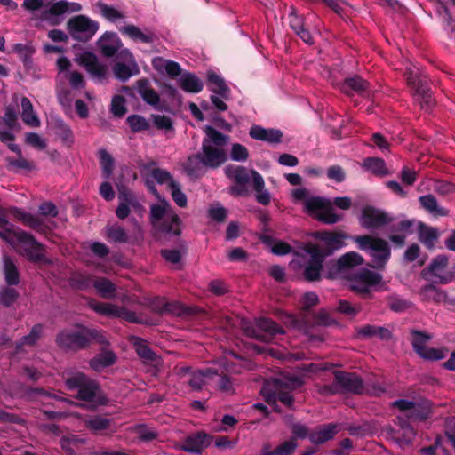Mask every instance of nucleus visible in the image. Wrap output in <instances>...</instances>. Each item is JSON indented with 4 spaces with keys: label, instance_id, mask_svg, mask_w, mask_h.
Returning <instances> with one entry per match:
<instances>
[{
    "label": "nucleus",
    "instance_id": "a878e982",
    "mask_svg": "<svg viewBox=\"0 0 455 455\" xmlns=\"http://www.w3.org/2000/svg\"><path fill=\"white\" fill-rule=\"evenodd\" d=\"M339 431V427L338 424L329 423L322 425L309 434V439L314 443L321 444L331 440Z\"/></svg>",
    "mask_w": 455,
    "mask_h": 455
},
{
    "label": "nucleus",
    "instance_id": "ea45409f",
    "mask_svg": "<svg viewBox=\"0 0 455 455\" xmlns=\"http://www.w3.org/2000/svg\"><path fill=\"white\" fill-rule=\"evenodd\" d=\"M153 66L156 70L164 69L171 77H176L181 73L180 66L177 62L161 57L153 60Z\"/></svg>",
    "mask_w": 455,
    "mask_h": 455
},
{
    "label": "nucleus",
    "instance_id": "f03ea898",
    "mask_svg": "<svg viewBox=\"0 0 455 455\" xmlns=\"http://www.w3.org/2000/svg\"><path fill=\"white\" fill-rule=\"evenodd\" d=\"M92 341L105 344L107 339L102 331L84 326H79L75 331H62L56 338L58 346L64 349H81Z\"/></svg>",
    "mask_w": 455,
    "mask_h": 455
},
{
    "label": "nucleus",
    "instance_id": "7ed1b4c3",
    "mask_svg": "<svg viewBox=\"0 0 455 455\" xmlns=\"http://www.w3.org/2000/svg\"><path fill=\"white\" fill-rule=\"evenodd\" d=\"M150 221L159 232L179 235L181 220L169 202L160 201L150 207Z\"/></svg>",
    "mask_w": 455,
    "mask_h": 455
},
{
    "label": "nucleus",
    "instance_id": "4d7b16f0",
    "mask_svg": "<svg viewBox=\"0 0 455 455\" xmlns=\"http://www.w3.org/2000/svg\"><path fill=\"white\" fill-rule=\"evenodd\" d=\"M120 203L116 210V215L118 219L124 220L128 217L130 213V206H135L136 203L132 197H124L122 200V197L119 196Z\"/></svg>",
    "mask_w": 455,
    "mask_h": 455
},
{
    "label": "nucleus",
    "instance_id": "c03bdc74",
    "mask_svg": "<svg viewBox=\"0 0 455 455\" xmlns=\"http://www.w3.org/2000/svg\"><path fill=\"white\" fill-rule=\"evenodd\" d=\"M363 166L371 171L373 174L379 176H384L387 174V169L384 160L376 157L365 158L363 163Z\"/></svg>",
    "mask_w": 455,
    "mask_h": 455
},
{
    "label": "nucleus",
    "instance_id": "473e14b6",
    "mask_svg": "<svg viewBox=\"0 0 455 455\" xmlns=\"http://www.w3.org/2000/svg\"><path fill=\"white\" fill-rule=\"evenodd\" d=\"M439 231L438 229L427 226L423 223L419 224V240L427 248L433 249L435 246V243L439 238Z\"/></svg>",
    "mask_w": 455,
    "mask_h": 455
},
{
    "label": "nucleus",
    "instance_id": "20e7f679",
    "mask_svg": "<svg viewBox=\"0 0 455 455\" xmlns=\"http://www.w3.org/2000/svg\"><path fill=\"white\" fill-rule=\"evenodd\" d=\"M44 2L45 0H24L22 7L29 12L46 8L42 12L40 19L52 25H58L60 22V15L78 12L82 10L81 4L75 2L60 0L50 5L45 4Z\"/></svg>",
    "mask_w": 455,
    "mask_h": 455
},
{
    "label": "nucleus",
    "instance_id": "bb28decb",
    "mask_svg": "<svg viewBox=\"0 0 455 455\" xmlns=\"http://www.w3.org/2000/svg\"><path fill=\"white\" fill-rule=\"evenodd\" d=\"M342 91L347 94L355 92L363 96H370L371 92L370 84L360 76L347 78L342 84Z\"/></svg>",
    "mask_w": 455,
    "mask_h": 455
},
{
    "label": "nucleus",
    "instance_id": "72a5a7b5",
    "mask_svg": "<svg viewBox=\"0 0 455 455\" xmlns=\"http://www.w3.org/2000/svg\"><path fill=\"white\" fill-rule=\"evenodd\" d=\"M21 118L25 124L29 127H39L40 120L34 111L31 101L27 97L21 99Z\"/></svg>",
    "mask_w": 455,
    "mask_h": 455
},
{
    "label": "nucleus",
    "instance_id": "ddd939ff",
    "mask_svg": "<svg viewBox=\"0 0 455 455\" xmlns=\"http://www.w3.org/2000/svg\"><path fill=\"white\" fill-rule=\"evenodd\" d=\"M335 387L325 386L323 394H334L339 391L362 394L365 387L361 378L354 372L337 371L335 373Z\"/></svg>",
    "mask_w": 455,
    "mask_h": 455
},
{
    "label": "nucleus",
    "instance_id": "680f3d73",
    "mask_svg": "<svg viewBox=\"0 0 455 455\" xmlns=\"http://www.w3.org/2000/svg\"><path fill=\"white\" fill-rule=\"evenodd\" d=\"M24 140L26 144L40 150L47 146L46 141L36 132H27Z\"/></svg>",
    "mask_w": 455,
    "mask_h": 455
},
{
    "label": "nucleus",
    "instance_id": "69168bd1",
    "mask_svg": "<svg viewBox=\"0 0 455 455\" xmlns=\"http://www.w3.org/2000/svg\"><path fill=\"white\" fill-rule=\"evenodd\" d=\"M152 120L156 127L159 130H164L166 132L173 130V124L169 116L152 115Z\"/></svg>",
    "mask_w": 455,
    "mask_h": 455
},
{
    "label": "nucleus",
    "instance_id": "f3484780",
    "mask_svg": "<svg viewBox=\"0 0 455 455\" xmlns=\"http://www.w3.org/2000/svg\"><path fill=\"white\" fill-rule=\"evenodd\" d=\"M381 275L373 271L363 269L355 274L349 281V288L366 298L370 295V287L381 282Z\"/></svg>",
    "mask_w": 455,
    "mask_h": 455
},
{
    "label": "nucleus",
    "instance_id": "f704fd0d",
    "mask_svg": "<svg viewBox=\"0 0 455 455\" xmlns=\"http://www.w3.org/2000/svg\"><path fill=\"white\" fill-rule=\"evenodd\" d=\"M3 272L8 285H17L20 283V273L16 264L9 256L3 259Z\"/></svg>",
    "mask_w": 455,
    "mask_h": 455
},
{
    "label": "nucleus",
    "instance_id": "de8ad7c7",
    "mask_svg": "<svg viewBox=\"0 0 455 455\" xmlns=\"http://www.w3.org/2000/svg\"><path fill=\"white\" fill-rule=\"evenodd\" d=\"M85 427L92 432H100L105 430L110 426V419L102 416H95L85 419Z\"/></svg>",
    "mask_w": 455,
    "mask_h": 455
},
{
    "label": "nucleus",
    "instance_id": "e433bc0d",
    "mask_svg": "<svg viewBox=\"0 0 455 455\" xmlns=\"http://www.w3.org/2000/svg\"><path fill=\"white\" fill-rule=\"evenodd\" d=\"M180 87L191 93H196L202 91L203 82L194 74L185 73L179 79Z\"/></svg>",
    "mask_w": 455,
    "mask_h": 455
},
{
    "label": "nucleus",
    "instance_id": "dca6fc26",
    "mask_svg": "<svg viewBox=\"0 0 455 455\" xmlns=\"http://www.w3.org/2000/svg\"><path fill=\"white\" fill-rule=\"evenodd\" d=\"M315 237L323 242L324 246L322 244H310L311 248L319 249L320 254H324V257H328L333 253L334 251L341 249L345 245V240L347 238L346 233L339 232H316Z\"/></svg>",
    "mask_w": 455,
    "mask_h": 455
},
{
    "label": "nucleus",
    "instance_id": "9d476101",
    "mask_svg": "<svg viewBox=\"0 0 455 455\" xmlns=\"http://www.w3.org/2000/svg\"><path fill=\"white\" fill-rule=\"evenodd\" d=\"M411 344L414 351L423 359L426 360H441L447 355V348H433L427 347V343L432 339V336L426 332L418 330H411Z\"/></svg>",
    "mask_w": 455,
    "mask_h": 455
},
{
    "label": "nucleus",
    "instance_id": "8fccbe9b",
    "mask_svg": "<svg viewBox=\"0 0 455 455\" xmlns=\"http://www.w3.org/2000/svg\"><path fill=\"white\" fill-rule=\"evenodd\" d=\"M99 156L102 172L105 178L108 179L111 176L114 169L113 157L105 149H100L99 151Z\"/></svg>",
    "mask_w": 455,
    "mask_h": 455
},
{
    "label": "nucleus",
    "instance_id": "7c9ffc66",
    "mask_svg": "<svg viewBox=\"0 0 455 455\" xmlns=\"http://www.w3.org/2000/svg\"><path fill=\"white\" fill-rule=\"evenodd\" d=\"M137 91L144 101L151 106H157L160 101L158 93L151 87L148 80L140 79L137 81Z\"/></svg>",
    "mask_w": 455,
    "mask_h": 455
},
{
    "label": "nucleus",
    "instance_id": "f8f14e48",
    "mask_svg": "<svg viewBox=\"0 0 455 455\" xmlns=\"http://www.w3.org/2000/svg\"><path fill=\"white\" fill-rule=\"evenodd\" d=\"M69 390H77V397L86 402H93L98 396L99 385L85 374L77 372L65 380Z\"/></svg>",
    "mask_w": 455,
    "mask_h": 455
},
{
    "label": "nucleus",
    "instance_id": "423d86ee",
    "mask_svg": "<svg viewBox=\"0 0 455 455\" xmlns=\"http://www.w3.org/2000/svg\"><path fill=\"white\" fill-rule=\"evenodd\" d=\"M9 243L15 251L28 260L35 263L46 262L45 248L29 233L18 228Z\"/></svg>",
    "mask_w": 455,
    "mask_h": 455
},
{
    "label": "nucleus",
    "instance_id": "c85d7f7f",
    "mask_svg": "<svg viewBox=\"0 0 455 455\" xmlns=\"http://www.w3.org/2000/svg\"><path fill=\"white\" fill-rule=\"evenodd\" d=\"M206 164L200 153L189 156L183 164V169L190 177H200L204 174Z\"/></svg>",
    "mask_w": 455,
    "mask_h": 455
},
{
    "label": "nucleus",
    "instance_id": "13d9d810",
    "mask_svg": "<svg viewBox=\"0 0 455 455\" xmlns=\"http://www.w3.org/2000/svg\"><path fill=\"white\" fill-rule=\"evenodd\" d=\"M420 295L425 300L439 301L443 293L433 284H427L420 290Z\"/></svg>",
    "mask_w": 455,
    "mask_h": 455
},
{
    "label": "nucleus",
    "instance_id": "774afa93",
    "mask_svg": "<svg viewBox=\"0 0 455 455\" xmlns=\"http://www.w3.org/2000/svg\"><path fill=\"white\" fill-rule=\"evenodd\" d=\"M133 431L138 434L142 441L149 442L156 439L157 433L153 429L148 428L144 425H137L133 427Z\"/></svg>",
    "mask_w": 455,
    "mask_h": 455
},
{
    "label": "nucleus",
    "instance_id": "c9c22d12",
    "mask_svg": "<svg viewBox=\"0 0 455 455\" xmlns=\"http://www.w3.org/2000/svg\"><path fill=\"white\" fill-rule=\"evenodd\" d=\"M116 361V355L110 350H104L93 357L89 364L96 371H100L104 368L113 365Z\"/></svg>",
    "mask_w": 455,
    "mask_h": 455
},
{
    "label": "nucleus",
    "instance_id": "3c124183",
    "mask_svg": "<svg viewBox=\"0 0 455 455\" xmlns=\"http://www.w3.org/2000/svg\"><path fill=\"white\" fill-rule=\"evenodd\" d=\"M98 7L101 15L110 21L124 18V14L122 12L102 2L98 3Z\"/></svg>",
    "mask_w": 455,
    "mask_h": 455
},
{
    "label": "nucleus",
    "instance_id": "4468645a",
    "mask_svg": "<svg viewBox=\"0 0 455 455\" xmlns=\"http://www.w3.org/2000/svg\"><path fill=\"white\" fill-rule=\"evenodd\" d=\"M449 259L445 255L436 256L429 266L422 271L425 279L435 283L445 284L451 282L453 275L447 271Z\"/></svg>",
    "mask_w": 455,
    "mask_h": 455
},
{
    "label": "nucleus",
    "instance_id": "c756f323",
    "mask_svg": "<svg viewBox=\"0 0 455 455\" xmlns=\"http://www.w3.org/2000/svg\"><path fill=\"white\" fill-rule=\"evenodd\" d=\"M120 31L122 34L128 36L132 40L140 41L146 44H150L156 39L154 32L148 29L142 31L140 28L134 25L125 26L120 28Z\"/></svg>",
    "mask_w": 455,
    "mask_h": 455
},
{
    "label": "nucleus",
    "instance_id": "49530a36",
    "mask_svg": "<svg viewBox=\"0 0 455 455\" xmlns=\"http://www.w3.org/2000/svg\"><path fill=\"white\" fill-rule=\"evenodd\" d=\"M217 372L207 369L204 371H196L194 372L189 379V386L194 389H200L204 385H205V379H211Z\"/></svg>",
    "mask_w": 455,
    "mask_h": 455
},
{
    "label": "nucleus",
    "instance_id": "5fc2aeb1",
    "mask_svg": "<svg viewBox=\"0 0 455 455\" xmlns=\"http://www.w3.org/2000/svg\"><path fill=\"white\" fill-rule=\"evenodd\" d=\"M297 447V443L293 440L283 442L275 451H269V447L265 446L264 451L268 455H291Z\"/></svg>",
    "mask_w": 455,
    "mask_h": 455
},
{
    "label": "nucleus",
    "instance_id": "37998d69",
    "mask_svg": "<svg viewBox=\"0 0 455 455\" xmlns=\"http://www.w3.org/2000/svg\"><path fill=\"white\" fill-rule=\"evenodd\" d=\"M134 347L138 355L146 362H156L157 355L149 348L146 340L137 338L134 340Z\"/></svg>",
    "mask_w": 455,
    "mask_h": 455
},
{
    "label": "nucleus",
    "instance_id": "cd10ccee",
    "mask_svg": "<svg viewBox=\"0 0 455 455\" xmlns=\"http://www.w3.org/2000/svg\"><path fill=\"white\" fill-rule=\"evenodd\" d=\"M250 136L258 140L269 143H278L282 139V132L276 129H265L259 125H253L249 132Z\"/></svg>",
    "mask_w": 455,
    "mask_h": 455
},
{
    "label": "nucleus",
    "instance_id": "b1692460",
    "mask_svg": "<svg viewBox=\"0 0 455 455\" xmlns=\"http://www.w3.org/2000/svg\"><path fill=\"white\" fill-rule=\"evenodd\" d=\"M82 65L91 76L102 79L108 74V66L99 61L95 54L92 52H84L79 58Z\"/></svg>",
    "mask_w": 455,
    "mask_h": 455
},
{
    "label": "nucleus",
    "instance_id": "e2e57ef3",
    "mask_svg": "<svg viewBox=\"0 0 455 455\" xmlns=\"http://www.w3.org/2000/svg\"><path fill=\"white\" fill-rule=\"evenodd\" d=\"M111 112L115 116L121 117L126 113L125 100L123 96L116 95L111 101Z\"/></svg>",
    "mask_w": 455,
    "mask_h": 455
},
{
    "label": "nucleus",
    "instance_id": "39448f33",
    "mask_svg": "<svg viewBox=\"0 0 455 455\" xmlns=\"http://www.w3.org/2000/svg\"><path fill=\"white\" fill-rule=\"evenodd\" d=\"M352 240L358 249L366 251L371 258V267L379 269L385 267L391 256V250L386 240L371 235H355Z\"/></svg>",
    "mask_w": 455,
    "mask_h": 455
},
{
    "label": "nucleus",
    "instance_id": "58836bf2",
    "mask_svg": "<svg viewBox=\"0 0 455 455\" xmlns=\"http://www.w3.org/2000/svg\"><path fill=\"white\" fill-rule=\"evenodd\" d=\"M420 204L424 209L435 216H447L449 211L438 205L436 198L433 195H426L419 197Z\"/></svg>",
    "mask_w": 455,
    "mask_h": 455
},
{
    "label": "nucleus",
    "instance_id": "393cba45",
    "mask_svg": "<svg viewBox=\"0 0 455 455\" xmlns=\"http://www.w3.org/2000/svg\"><path fill=\"white\" fill-rule=\"evenodd\" d=\"M101 53L107 57L114 56L121 47V41L116 33L106 32L98 40Z\"/></svg>",
    "mask_w": 455,
    "mask_h": 455
},
{
    "label": "nucleus",
    "instance_id": "79ce46f5",
    "mask_svg": "<svg viewBox=\"0 0 455 455\" xmlns=\"http://www.w3.org/2000/svg\"><path fill=\"white\" fill-rule=\"evenodd\" d=\"M226 175L238 184H247L250 180V175L246 168L243 166L228 165L225 168Z\"/></svg>",
    "mask_w": 455,
    "mask_h": 455
},
{
    "label": "nucleus",
    "instance_id": "864d4df0",
    "mask_svg": "<svg viewBox=\"0 0 455 455\" xmlns=\"http://www.w3.org/2000/svg\"><path fill=\"white\" fill-rule=\"evenodd\" d=\"M43 327L40 324L35 325L28 335L24 336L17 344V349L20 350L23 345L33 346L41 337Z\"/></svg>",
    "mask_w": 455,
    "mask_h": 455
},
{
    "label": "nucleus",
    "instance_id": "338daca9",
    "mask_svg": "<svg viewBox=\"0 0 455 455\" xmlns=\"http://www.w3.org/2000/svg\"><path fill=\"white\" fill-rule=\"evenodd\" d=\"M18 228H14L13 225L11 224L4 216H0V235L9 243V239L13 238V233Z\"/></svg>",
    "mask_w": 455,
    "mask_h": 455
},
{
    "label": "nucleus",
    "instance_id": "412c9836",
    "mask_svg": "<svg viewBox=\"0 0 455 455\" xmlns=\"http://www.w3.org/2000/svg\"><path fill=\"white\" fill-rule=\"evenodd\" d=\"M211 443L212 437L209 435L199 432L188 436L182 443L176 444L175 448L189 453H201Z\"/></svg>",
    "mask_w": 455,
    "mask_h": 455
},
{
    "label": "nucleus",
    "instance_id": "6e6552de",
    "mask_svg": "<svg viewBox=\"0 0 455 455\" xmlns=\"http://www.w3.org/2000/svg\"><path fill=\"white\" fill-rule=\"evenodd\" d=\"M302 204L308 215L324 224H335L342 219V215L334 212L332 203L326 198L310 196Z\"/></svg>",
    "mask_w": 455,
    "mask_h": 455
},
{
    "label": "nucleus",
    "instance_id": "0e129e2a",
    "mask_svg": "<svg viewBox=\"0 0 455 455\" xmlns=\"http://www.w3.org/2000/svg\"><path fill=\"white\" fill-rule=\"evenodd\" d=\"M387 304L394 312H403L411 307V303L397 296H391L387 299Z\"/></svg>",
    "mask_w": 455,
    "mask_h": 455
},
{
    "label": "nucleus",
    "instance_id": "2f4dec72",
    "mask_svg": "<svg viewBox=\"0 0 455 455\" xmlns=\"http://www.w3.org/2000/svg\"><path fill=\"white\" fill-rule=\"evenodd\" d=\"M364 262L363 258L355 251H349L342 255L334 264L337 272H341L347 268L361 266Z\"/></svg>",
    "mask_w": 455,
    "mask_h": 455
},
{
    "label": "nucleus",
    "instance_id": "09e8293b",
    "mask_svg": "<svg viewBox=\"0 0 455 455\" xmlns=\"http://www.w3.org/2000/svg\"><path fill=\"white\" fill-rule=\"evenodd\" d=\"M205 132L208 137V140H205L215 147L222 148L228 143V137L211 126L206 127Z\"/></svg>",
    "mask_w": 455,
    "mask_h": 455
},
{
    "label": "nucleus",
    "instance_id": "a211bd4d",
    "mask_svg": "<svg viewBox=\"0 0 455 455\" xmlns=\"http://www.w3.org/2000/svg\"><path fill=\"white\" fill-rule=\"evenodd\" d=\"M392 221V218L386 212L371 206L363 209L359 219L360 225L365 229H378Z\"/></svg>",
    "mask_w": 455,
    "mask_h": 455
},
{
    "label": "nucleus",
    "instance_id": "052dcab7",
    "mask_svg": "<svg viewBox=\"0 0 455 455\" xmlns=\"http://www.w3.org/2000/svg\"><path fill=\"white\" fill-rule=\"evenodd\" d=\"M19 297L18 291L10 287L3 288L0 291V303L5 307L13 304Z\"/></svg>",
    "mask_w": 455,
    "mask_h": 455
},
{
    "label": "nucleus",
    "instance_id": "603ef678",
    "mask_svg": "<svg viewBox=\"0 0 455 455\" xmlns=\"http://www.w3.org/2000/svg\"><path fill=\"white\" fill-rule=\"evenodd\" d=\"M151 177L159 184H166L168 188L172 187V183L176 182L171 173L164 169H153L151 171Z\"/></svg>",
    "mask_w": 455,
    "mask_h": 455
},
{
    "label": "nucleus",
    "instance_id": "a19ab883",
    "mask_svg": "<svg viewBox=\"0 0 455 455\" xmlns=\"http://www.w3.org/2000/svg\"><path fill=\"white\" fill-rule=\"evenodd\" d=\"M88 305L97 314L109 317H116L119 307L114 304L100 302L95 299H90Z\"/></svg>",
    "mask_w": 455,
    "mask_h": 455
},
{
    "label": "nucleus",
    "instance_id": "bf43d9fd",
    "mask_svg": "<svg viewBox=\"0 0 455 455\" xmlns=\"http://www.w3.org/2000/svg\"><path fill=\"white\" fill-rule=\"evenodd\" d=\"M169 189L171 190V195L175 204L181 208L186 207L188 199L185 193L181 191L180 185L176 181L172 184Z\"/></svg>",
    "mask_w": 455,
    "mask_h": 455
},
{
    "label": "nucleus",
    "instance_id": "aec40b11",
    "mask_svg": "<svg viewBox=\"0 0 455 455\" xmlns=\"http://www.w3.org/2000/svg\"><path fill=\"white\" fill-rule=\"evenodd\" d=\"M9 212L15 220L20 221L23 225L38 233L45 234L50 229L44 220L37 215L32 214L17 207L10 208Z\"/></svg>",
    "mask_w": 455,
    "mask_h": 455
},
{
    "label": "nucleus",
    "instance_id": "9b49d317",
    "mask_svg": "<svg viewBox=\"0 0 455 455\" xmlns=\"http://www.w3.org/2000/svg\"><path fill=\"white\" fill-rule=\"evenodd\" d=\"M99 23L85 15H76L67 22V30L70 36L80 42H87L98 31Z\"/></svg>",
    "mask_w": 455,
    "mask_h": 455
},
{
    "label": "nucleus",
    "instance_id": "5701e85b",
    "mask_svg": "<svg viewBox=\"0 0 455 455\" xmlns=\"http://www.w3.org/2000/svg\"><path fill=\"white\" fill-rule=\"evenodd\" d=\"M202 156L209 168H217L227 160V153L221 148L204 140L202 145Z\"/></svg>",
    "mask_w": 455,
    "mask_h": 455
},
{
    "label": "nucleus",
    "instance_id": "6e6d98bb",
    "mask_svg": "<svg viewBox=\"0 0 455 455\" xmlns=\"http://www.w3.org/2000/svg\"><path fill=\"white\" fill-rule=\"evenodd\" d=\"M107 236L115 243H125L128 239L125 230L116 225L107 228Z\"/></svg>",
    "mask_w": 455,
    "mask_h": 455
},
{
    "label": "nucleus",
    "instance_id": "f257e3e1",
    "mask_svg": "<svg viewBox=\"0 0 455 455\" xmlns=\"http://www.w3.org/2000/svg\"><path fill=\"white\" fill-rule=\"evenodd\" d=\"M304 384L302 378L298 376H284L267 381L261 388V395L269 404H275L277 400L287 406L293 403L291 390Z\"/></svg>",
    "mask_w": 455,
    "mask_h": 455
},
{
    "label": "nucleus",
    "instance_id": "2eb2a0df",
    "mask_svg": "<svg viewBox=\"0 0 455 455\" xmlns=\"http://www.w3.org/2000/svg\"><path fill=\"white\" fill-rule=\"evenodd\" d=\"M74 282L81 290L90 287L92 283L98 294L103 299H111L116 297V286L106 277L92 280L88 275H79L74 278Z\"/></svg>",
    "mask_w": 455,
    "mask_h": 455
},
{
    "label": "nucleus",
    "instance_id": "0eeeda50",
    "mask_svg": "<svg viewBox=\"0 0 455 455\" xmlns=\"http://www.w3.org/2000/svg\"><path fill=\"white\" fill-rule=\"evenodd\" d=\"M405 76L415 100L420 105L421 108L426 111L430 110L435 104V100L431 91L427 86L426 77H423L419 74V68L412 64L406 68Z\"/></svg>",
    "mask_w": 455,
    "mask_h": 455
},
{
    "label": "nucleus",
    "instance_id": "4c0bfd02",
    "mask_svg": "<svg viewBox=\"0 0 455 455\" xmlns=\"http://www.w3.org/2000/svg\"><path fill=\"white\" fill-rule=\"evenodd\" d=\"M357 333L364 338L378 337L382 340H388L392 338V333L388 329L370 324L358 329Z\"/></svg>",
    "mask_w": 455,
    "mask_h": 455
},
{
    "label": "nucleus",
    "instance_id": "6ab92c4d",
    "mask_svg": "<svg viewBox=\"0 0 455 455\" xmlns=\"http://www.w3.org/2000/svg\"><path fill=\"white\" fill-rule=\"evenodd\" d=\"M393 406L404 412L408 419L414 421L425 420L430 415V408L425 403L401 399L395 401Z\"/></svg>",
    "mask_w": 455,
    "mask_h": 455
},
{
    "label": "nucleus",
    "instance_id": "1a4fd4ad",
    "mask_svg": "<svg viewBox=\"0 0 455 455\" xmlns=\"http://www.w3.org/2000/svg\"><path fill=\"white\" fill-rule=\"evenodd\" d=\"M244 333L255 339L270 342L277 334H283L284 331L275 322L269 318H259L254 323H245L243 325Z\"/></svg>",
    "mask_w": 455,
    "mask_h": 455
},
{
    "label": "nucleus",
    "instance_id": "4be33fe9",
    "mask_svg": "<svg viewBox=\"0 0 455 455\" xmlns=\"http://www.w3.org/2000/svg\"><path fill=\"white\" fill-rule=\"evenodd\" d=\"M307 251L310 255V259L305 267L304 275L307 281H316L320 277L325 257L324 254H320L321 252H319V249L317 248L307 246Z\"/></svg>",
    "mask_w": 455,
    "mask_h": 455
},
{
    "label": "nucleus",
    "instance_id": "a18cd8bd",
    "mask_svg": "<svg viewBox=\"0 0 455 455\" xmlns=\"http://www.w3.org/2000/svg\"><path fill=\"white\" fill-rule=\"evenodd\" d=\"M127 124L132 132H140L148 131L150 128L149 122L140 115H131L126 119Z\"/></svg>",
    "mask_w": 455,
    "mask_h": 455
}]
</instances>
